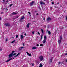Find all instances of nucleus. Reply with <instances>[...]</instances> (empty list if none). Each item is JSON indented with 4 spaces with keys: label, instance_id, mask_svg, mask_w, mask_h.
I'll return each instance as SVG.
<instances>
[{
    "label": "nucleus",
    "instance_id": "nucleus-1",
    "mask_svg": "<svg viewBox=\"0 0 67 67\" xmlns=\"http://www.w3.org/2000/svg\"><path fill=\"white\" fill-rule=\"evenodd\" d=\"M16 55V53H15L13 54V53H11L9 55V58H10L11 57H13V56H15Z\"/></svg>",
    "mask_w": 67,
    "mask_h": 67
},
{
    "label": "nucleus",
    "instance_id": "nucleus-2",
    "mask_svg": "<svg viewBox=\"0 0 67 67\" xmlns=\"http://www.w3.org/2000/svg\"><path fill=\"white\" fill-rule=\"evenodd\" d=\"M46 36H44V39L43 41H42V42L43 43V44H45L46 42Z\"/></svg>",
    "mask_w": 67,
    "mask_h": 67
},
{
    "label": "nucleus",
    "instance_id": "nucleus-3",
    "mask_svg": "<svg viewBox=\"0 0 67 67\" xmlns=\"http://www.w3.org/2000/svg\"><path fill=\"white\" fill-rule=\"evenodd\" d=\"M4 25H5V26H6V27L7 26H11L10 24L9 23H6L4 24Z\"/></svg>",
    "mask_w": 67,
    "mask_h": 67
},
{
    "label": "nucleus",
    "instance_id": "nucleus-4",
    "mask_svg": "<svg viewBox=\"0 0 67 67\" xmlns=\"http://www.w3.org/2000/svg\"><path fill=\"white\" fill-rule=\"evenodd\" d=\"M39 59L40 60V61H42L43 60V56H41L39 57Z\"/></svg>",
    "mask_w": 67,
    "mask_h": 67
},
{
    "label": "nucleus",
    "instance_id": "nucleus-5",
    "mask_svg": "<svg viewBox=\"0 0 67 67\" xmlns=\"http://www.w3.org/2000/svg\"><path fill=\"white\" fill-rule=\"evenodd\" d=\"M51 18H50L49 17H48V18L47 19V22H48V21H51Z\"/></svg>",
    "mask_w": 67,
    "mask_h": 67
},
{
    "label": "nucleus",
    "instance_id": "nucleus-6",
    "mask_svg": "<svg viewBox=\"0 0 67 67\" xmlns=\"http://www.w3.org/2000/svg\"><path fill=\"white\" fill-rule=\"evenodd\" d=\"M35 3V2L34 1H33L31 2L30 3V6H32L33 5V4L34 3Z\"/></svg>",
    "mask_w": 67,
    "mask_h": 67
},
{
    "label": "nucleus",
    "instance_id": "nucleus-7",
    "mask_svg": "<svg viewBox=\"0 0 67 67\" xmlns=\"http://www.w3.org/2000/svg\"><path fill=\"white\" fill-rule=\"evenodd\" d=\"M40 3L41 5L45 4L44 3V2L42 1H41L40 2Z\"/></svg>",
    "mask_w": 67,
    "mask_h": 67
},
{
    "label": "nucleus",
    "instance_id": "nucleus-8",
    "mask_svg": "<svg viewBox=\"0 0 67 67\" xmlns=\"http://www.w3.org/2000/svg\"><path fill=\"white\" fill-rule=\"evenodd\" d=\"M26 53L29 56H32V54H30L27 52H26Z\"/></svg>",
    "mask_w": 67,
    "mask_h": 67
},
{
    "label": "nucleus",
    "instance_id": "nucleus-9",
    "mask_svg": "<svg viewBox=\"0 0 67 67\" xmlns=\"http://www.w3.org/2000/svg\"><path fill=\"white\" fill-rule=\"evenodd\" d=\"M17 14V13L15 12H13L12 13V15H15Z\"/></svg>",
    "mask_w": 67,
    "mask_h": 67
},
{
    "label": "nucleus",
    "instance_id": "nucleus-10",
    "mask_svg": "<svg viewBox=\"0 0 67 67\" xmlns=\"http://www.w3.org/2000/svg\"><path fill=\"white\" fill-rule=\"evenodd\" d=\"M58 43L59 44H61V40H59Z\"/></svg>",
    "mask_w": 67,
    "mask_h": 67
},
{
    "label": "nucleus",
    "instance_id": "nucleus-11",
    "mask_svg": "<svg viewBox=\"0 0 67 67\" xmlns=\"http://www.w3.org/2000/svg\"><path fill=\"white\" fill-rule=\"evenodd\" d=\"M12 60V58L8 60H7L6 61V62H9V61H10L11 60Z\"/></svg>",
    "mask_w": 67,
    "mask_h": 67
},
{
    "label": "nucleus",
    "instance_id": "nucleus-12",
    "mask_svg": "<svg viewBox=\"0 0 67 67\" xmlns=\"http://www.w3.org/2000/svg\"><path fill=\"white\" fill-rule=\"evenodd\" d=\"M20 53H18L17 55H16L15 56H14L15 57H16V56H19V55H20Z\"/></svg>",
    "mask_w": 67,
    "mask_h": 67
},
{
    "label": "nucleus",
    "instance_id": "nucleus-13",
    "mask_svg": "<svg viewBox=\"0 0 67 67\" xmlns=\"http://www.w3.org/2000/svg\"><path fill=\"white\" fill-rule=\"evenodd\" d=\"M21 39L22 40L23 38V37H24V36H23V35H21Z\"/></svg>",
    "mask_w": 67,
    "mask_h": 67
},
{
    "label": "nucleus",
    "instance_id": "nucleus-14",
    "mask_svg": "<svg viewBox=\"0 0 67 67\" xmlns=\"http://www.w3.org/2000/svg\"><path fill=\"white\" fill-rule=\"evenodd\" d=\"M29 25H30V23H29L27 25V28H29Z\"/></svg>",
    "mask_w": 67,
    "mask_h": 67
},
{
    "label": "nucleus",
    "instance_id": "nucleus-15",
    "mask_svg": "<svg viewBox=\"0 0 67 67\" xmlns=\"http://www.w3.org/2000/svg\"><path fill=\"white\" fill-rule=\"evenodd\" d=\"M37 48L36 47H33L32 48V49H36Z\"/></svg>",
    "mask_w": 67,
    "mask_h": 67
},
{
    "label": "nucleus",
    "instance_id": "nucleus-16",
    "mask_svg": "<svg viewBox=\"0 0 67 67\" xmlns=\"http://www.w3.org/2000/svg\"><path fill=\"white\" fill-rule=\"evenodd\" d=\"M60 40H62V39H63V37L62 36H60Z\"/></svg>",
    "mask_w": 67,
    "mask_h": 67
},
{
    "label": "nucleus",
    "instance_id": "nucleus-17",
    "mask_svg": "<svg viewBox=\"0 0 67 67\" xmlns=\"http://www.w3.org/2000/svg\"><path fill=\"white\" fill-rule=\"evenodd\" d=\"M18 18V16H17V17H16L15 18H13V20H15V19H17V18Z\"/></svg>",
    "mask_w": 67,
    "mask_h": 67
},
{
    "label": "nucleus",
    "instance_id": "nucleus-18",
    "mask_svg": "<svg viewBox=\"0 0 67 67\" xmlns=\"http://www.w3.org/2000/svg\"><path fill=\"white\" fill-rule=\"evenodd\" d=\"M48 34L49 35H51V31H48Z\"/></svg>",
    "mask_w": 67,
    "mask_h": 67
},
{
    "label": "nucleus",
    "instance_id": "nucleus-19",
    "mask_svg": "<svg viewBox=\"0 0 67 67\" xmlns=\"http://www.w3.org/2000/svg\"><path fill=\"white\" fill-rule=\"evenodd\" d=\"M41 32L43 34L44 33V31H43V29H41Z\"/></svg>",
    "mask_w": 67,
    "mask_h": 67
},
{
    "label": "nucleus",
    "instance_id": "nucleus-20",
    "mask_svg": "<svg viewBox=\"0 0 67 67\" xmlns=\"http://www.w3.org/2000/svg\"><path fill=\"white\" fill-rule=\"evenodd\" d=\"M24 18V16H22L21 17V18L23 19V20H24V18Z\"/></svg>",
    "mask_w": 67,
    "mask_h": 67
},
{
    "label": "nucleus",
    "instance_id": "nucleus-21",
    "mask_svg": "<svg viewBox=\"0 0 67 67\" xmlns=\"http://www.w3.org/2000/svg\"><path fill=\"white\" fill-rule=\"evenodd\" d=\"M42 38H43V34H42L41 36V40H42Z\"/></svg>",
    "mask_w": 67,
    "mask_h": 67
},
{
    "label": "nucleus",
    "instance_id": "nucleus-22",
    "mask_svg": "<svg viewBox=\"0 0 67 67\" xmlns=\"http://www.w3.org/2000/svg\"><path fill=\"white\" fill-rule=\"evenodd\" d=\"M40 66H41V67H43V65H42V64L40 63Z\"/></svg>",
    "mask_w": 67,
    "mask_h": 67
},
{
    "label": "nucleus",
    "instance_id": "nucleus-23",
    "mask_svg": "<svg viewBox=\"0 0 67 67\" xmlns=\"http://www.w3.org/2000/svg\"><path fill=\"white\" fill-rule=\"evenodd\" d=\"M15 40H14L12 42H11V43L12 44H13V43H14V42H15Z\"/></svg>",
    "mask_w": 67,
    "mask_h": 67
},
{
    "label": "nucleus",
    "instance_id": "nucleus-24",
    "mask_svg": "<svg viewBox=\"0 0 67 67\" xmlns=\"http://www.w3.org/2000/svg\"><path fill=\"white\" fill-rule=\"evenodd\" d=\"M52 62V59H50L49 62H51H51Z\"/></svg>",
    "mask_w": 67,
    "mask_h": 67
},
{
    "label": "nucleus",
    "instance_id": "nucleus-25",
    "mask_svg": "<svg viewBox=\"0 0 67 67\" xmlns=\"http://www.w3.org/2000/svg\"><path fill=\"white\" fill-rule=\"evenodd\" d=\"M12 5H13V4H10V5H9V6H10V7H11V6H12Z\"/></svg>",
    "mask_w": 67,
    "mask_h": 67
},
{
    "label": "nucleus",
    "instance_id": "nucleus-26",
    "mask_svg": "<svg viewBox=\"0 0 67 67\" xmlns=\"http://www.w3.org/2000/svg\"><path fill=\"white\" fill-rule=\"evenodd\" d=\"M63 55H65V56H67V53H66L65 54L64 53V54H63Z\"/></svg>",
    "mask_w": 67,
    "mask_h": 67
},
{
    "label": "nucleus",
    "instance_id": "nucleus-27",
    "mask_svg": "<svg viewBox=\"0 0 67 67\" xmlns=\"http://www.w3.org/2000/svg\"><path fill=\"white\" fill-rule=\"evenodd\" d=\"M32 66H34V63H32L31 64Z\"/></svg>",
    "mask_w": 67,
    "mask_h": 67
},
{
    "label": "nucleus",
    "instance_id": "nucleus-28",
    "mask_svg": "<svg viewBox=\"0 0 67 67\" xmlns=\"http://www.w3.org/2000/svg\"><path fill=\"white\" fill-rule=\"evenodd\" d=\"M14 52H15V51H13L12 52V53H14Z\"/></svg>",
    "mask_w": 67,
    "mask_h": 67
},
{
    "label": "nucleus",
    "instance_id": "nucleus-29",
    "mask_svg": "<svg viewBox=\"0 0 67 67\" xmlns=\"http://www.w3.org/2000/svg\"><path fill=\"white\" fill-rule=\"evenodd\" d=\"M37 64H39L40 63V62H37Z\"/></svg>",
    "mask_w": 67,
    "mask_h": 67
},
{
    "label": "nucleus",
    "instance_id": "nucleus-30",
    "mask_svg": "<svg viewBox=\"0 0 67 67\" xmlns=\"http://www.w3.org/2000/svg\"><path fill=\"white\" fill-rule=\"evenodd\" d=\"M43 45H44L43 44H41L40 45V46H43Z\"/></svg>",
    "mask_w": 67,
    "mask_h": 67
},
{
    "label": "nucleus",
    "instance_id": "nucleus-31",
    "mask_svg": "<svg viewBox=\"0 0 67 67\" xmlns=\"http://www.w3.org/2000/svg\"><path fill=\"white\" fill-rule=\"evenodd\" d=\"M34 33H35V32H34V31H33L32 32V33L33 34H34Z\"/></svg>",
    "mask_w": 67,
    "mask_h": 67
},
{
    "label": "nucleus",
    "instance_id": "nucleus-32",
    "mask_svg": "<svg viewBox=\"0 0 67 67\" xmlns=\"http://www.w3.org/2000/svg\"><path fill=\"white\" fill-rule=\"evenodd\" d=\"M28 13H29V14L30 15L31 14V13L30 12H28Z\"/></svg>",
    "mask_w": 67,
    "mask_h": 67
},
{
    "label": "nucleus",
    "instance_id": "nucleus-33",
    "mask_svg": "<svg viewBox=\"0 0 67 67\" xmlns=\"http://www.w3.org/2000/svg\"><path fill=\"white\" fill-rule=\"evenodd\" d=\"M18 35H16V38H18Z\"/></svg>",
    "mask_w": 67,
    "mask_h": 67
},
{
    "label": "nucleus",
    "instance_id": "nucleus-34",
    "mask_svg": "<svg viewBox=\"0 0 67 67\" xmlns=\"http://www.w3.org/2000/svg\"><path fill=\"white\" fill-rule=\"evenodd\" d=\"M9 1L8 0H7L6 1V2H8H8H9Z\"/></svg>",
    "mask_w": 67,
    "mask_h": 67
},
{
    "label": "nucleus",
    "instance_id": "nucleus-35",
    "mask_svg": "<svg viewBox=\"0 0 67 67\" xmlns=\"http://www.w3.org/2000/svg\"><path fill=\"white\" fill-rule=\"evenodd\" d=\"M24 48V47H20V48Z\"/></svg>",
    "mask_w": 67,
    "mask_h": 67
},
{
    "label": "nucleus",
    "instance_id": "nucleus-36",
    "mask_svg": "<svg viewBox=\"0 0 67 67\" xmlns=\"http://www.w3.org/2000/svg\"><path fill=\"white\" fill-rule=\"evenodd\" d=\"M23 19H22V18H21L20 19V21H22V20Z\"/></svg>",
    "mask_w": 67,
    "mask_h": 67
},
{
    "label": "nucleus",
    "instance_id": "nucleus-37",
    "mask_svg": "<svg viewBox=\"0 0 67 67\" xmlns=\"http://www.w3.org/2000/svg\"><path fill=\"white\" fill-rule=\"evenodd\" d=\"M52 4H54V3L53 2H52Z\"/></svg>",
    "mask_w": 67,
    "mask_h": 67
},
{
    "label": "nucleus",
    "instance_id": "nucleus-38",
    "mask_svg": "<svg viewBox=\"0 0 67 67\" xmlns=\"http://www.w3.org/2000/svg\"><path fill=\"white\" fill-rule=\"evenodd\" d=\"M1 14H3V12H1Z\"/></svg>",
    "mask_w": 67,
    "mask_h": 67
},
{
    "label": "nucleus",
    "instance_id": "nucleus-39",
    "mask_svg": "<svg viewBox=\"0 0 67 67\" xmlns=\"http://www.w3.org/2000/svg\"><path fill=\"white\" fill-rule=\"evenodd\" d=\"M37 46H39V44H37L36 45Z\"/></svg>",
    "mask_w": 67,
    "mask_h": 67
},
{
    "label": "nucleus",
    "instance_id": "nucleus-40",
    "mask_svg": "<svg viewBox=\"0 0 67 67\" xmlns=\"http://www.w3.org/2000/svg\"><path fill=\"white\" fill-rule=\"evenodd\" d=\"M38 34L39 35H40V33L38 32Z\"/></svg>",
    "mask_w": 67,
    "mask_h": 67
},
{
    "label": "nucleus",
    "instance_id": "nucleus-41",
    "mask_svg": "<svg viewBox=\"0 0 67 67\" xmlns=\"http://www.w3.org/2000/svg\"><path fill=\"white\" fill-rule=\"evenodd\" d=\"M24 35H25V36H26V33H25L24 34Z\"/></svg>",
    "mask_w": 67,
    "mask_h": 67
},
{
    "label": "nucleus",
    "instance_id": "nucleus-42",
    "mask_svg": "<svg viewBox=\"0 0 67 67\" xmlns=\"http://www.w3.org/2000/svg\"><path fill=\"white\" fill-rule=\"evenodd\" d=\"M43 20H44V21H45V18L44 17L43 18Z\"/></svg>",
    "mask_w": 67,
    "mask_h": 67
},
{
    "label": "nucleus",
    "instance_id": "nucleus-43",
    "mask_svg": "<svg viewBox=\"0 0 67 67\" xmlns=\"http://www.w3.org/2000/svg\"><path fill=\"white\" fill-rule=\"evenodd\" d=\"M7 10V11H8V9H7V8H6V10Z\"/></svg>",
    "mask_w": 67,
    "mask_h": 67
},
{
    "label": "nucleus",
    "instance_id": "nucleus-44",
    "mask_svg": "<svg viewBox=\"0 0 67 67\" xmlns=\"http://www.w3.org/2000/svg\"><path fill=\"white\" fill-rule=\"evenodd\" d=\"M37 15H38V13H37L36 14Z\"/></svg>",
    "mask_w": 67,
    "mask_h": 67
},
{
    "label": "nucleus",
    "instance_id": "nucleus-45",
    "mask_svg": "<svg viewBox=\"0 0 67 67\" xmlns=\"http://www.w3.org/2000/svg\"><path fill=\"white\" fill-rule=\"evenodd\" d=\"M23 46H24V43H23Z\"/></svg>",
    "mask_w": 67,
    "mask_h": 67
},
{
    "label": "nucleus",
    "instance_id": "nucleus-46",
    "mask_svg": "<svg viewBox=\"0 0 67 67\" xmlns=\"http://www.w3.org/2000/svg\"><path fill=\"white\" fill-rule=\"evenodd\" d=\"M0 51H2V49H0Z\"/></svg>",
    "mask_w": 67,
    "mask_h": 67
},
{
    "label": "nucleus",
    "instance_id": "nucleus-47",
    "mask_svg": "<svg viewBox=\"0 0 67 67\" xmlns=\"http://www.w3.org/2000/svg\"><path fill=\"white\" fill-rule=\"evenodd\" d=\"M47 32H48V30H47L46 32V33H47Z\"/></svg>",
    "mask_w": 67,
    "mask_h": 67
},
{
    "label": "nucleus",
    "instance_id": "nucleus-48",
    "mask_svg": "<svg viewBox=\"0 0 67 67\" xmlns=\"http://www.w3.org/2000/svg\"><path fill=\"white\" fill-rule=\"evenodd\" d=\"M6 41H8V39H6Z\"/></svg>",
    "mask_w": 67,
    "mask_h": 67
},
{
    "label": "nucleus",
    "instance_id": "nucleus-49",
    "mask_svg": "<svg viewBox=\"0 0 67 67\" xmlns=\"http://www.w3.org/2000/svg\"><path fill=\"white\" fill-rule=\"evenodd\" d=\"M58 63L59 64H60V62H59Z\"/></svg>",
    "mask_w": 67,
    "mask_h": 67
},
{
    "label": "nucleus",
    "instance_id": "nucleus-50",
    "mask_svg": "<svg viewBox=\"0 0 67 67\" xmlns=\"http://www.w3.org/2000/svg\"><path fill=\"white\" fill-rule=\"evenodd\" d=\"M66 20H67V16L66 17Z\"/></svg>",
    "mask_w": 67,
    "mask_h": 67
},
{
    "label": "nucleus",
    "instance_id": "nucleus-51",
    "mask_svg": "<svg viewBox=\"0 0 67 67\" xmlns=\"http://www.w3.org/2000/svg\"><path fill=\"white\" fill-rule=\"evenodd\" d=\"M1 20V17H0V20Z\"/></svg>",
    "mask_w": 67,
    "mask_h": 67
},
{
    "label": "nucleus",
    "instance_id": "nucleus-52",
    "mask_svg": "<svg viewBox=\"0 0 67 67\" xmlns=\"http://www.w3.org/2000/svg\"><path fill=\"white\" fill-rule=\"evenodd\" d=\"M3 1H4V2L5 1V0H3Z\"/></svg>",
    "mask_w": 67,
    "mask_h": 67
},
{
    "label": "nucleus",
    "instance_id": "nucleus-53",
    "mask_svg": "<svg viewBox=\"0 0 67 67\" xmlns=\"http://www.w3.org/2000/svg\"><path fill=\"white\" fill-rule=\"evenodd\" d=\"M30 15V16H31V14H30V15Z\"/></svg>",
    "mask_w": 67,
    "mask_h": 67
},
{
    "label": "nucleus",
    "instance_id": "nucleus-54",
    "mask_svg": "<svg viewBox=\"0 0 67 67\" xmlns=\"http://www.w3.org/2000/svg\"><path fill=\"white\" fill-rule=\"evenodd\" d=\"M35 12H36L37 11H35Z\"/></svg>",
    "mask_w": 67,
    "mask_h": 67
},
{
    "label": "nucleus",
    "instance_id": "nucleus-55",
    "mask_svg": "<svg viewBox=\"0 0 67 67\" xmlns=\"http://www.w3.org/2000/svg\"><path fill=\"white\" fill-rule=\"evenodd\" d=\"M39 67H42L41 66H39Z\"/></svg>",
    "mask_w": 67,
    "mask_h": 67
},
{
    "label": "nucleus",
    "instance_id": "nucleus-56",
    "mask_svg": "<svg viewBox=\"0 0 67 67\" xmlns=\"http://www.w3.org/2000/svg\"><path fill=\"white\" fill-rule=\"evenodd\" d=\"M24 66H25V65H24Z\"/></svg>",
    "mask_w": 67,
    "mask_h": 67
},
{
    "label": "nucleus",
    "instance_id": "nucleus-57",
    "mask_svg": "<svg viewBox=\"0 0 67 67\" xmlns=\"http://www.w3.org/2000/svg\"><path fill=\"white\" fill-rule=\"evenodd\" d=\"M14 59L13 58L12 59Z\"/></svg>",
    "mask_w": 67,
    "mask_h": 67
},
{
    "label": "nucleus",
    "instance_id": "nucleus-58",
    "mask_svg": "<svg viewBox=\"0 0 67 67\" xmlns=\"http://www.w3.org/2000/svg\"><path fill=\"white\" fill-rule=\"evenodd\" d=\"M5 4H7L6 3H5Z\"/></svg>",
    "mask_w": 67,
    "mask_h": 67
},
{
    "label": "nucleus",
    "instance_id": "nucleus-59",
    "mask_svg": "<svg viewBox=\"0 0 67 67\" xmlns=\"http://www.w3.org/2000/svg\"><path fill=\"white\" fill-rule=\"evenodd\" d=\"M59 3H58V4H59Z\"/></svg>",
    "mask_w": 67,
    "mask_h": 67
},
{
    "label": "nucleus",
    "instance_id": "nucleus-60",
    "mask_svg": "<svg viewBox=\"0 0 67 67\" xmlns=\"http://www.w3.org/2000/svg\"><path fill=\"white\" fill-rule=\"evenodd\" d=\"M14 58V59L15 58Z\"/></svg>",
    "mask_w": 67,
    "mask_h": 67
},
{
    "label": "nucleus",
    "instance_id": "nucleus-61",
    "mask_svg": "<svg viewBox=\"0 0 67 67\" xmlns=\"http://www.w3.org/2000/svg\"><path fill=\"white\" fill-rule=\"evenodd\" d=\"M5 8H4V10H5Z\"/></svg>",
    "mask_w": 67,
    "mask_h": 67
},
{
    "label": "nucleus",
    "instance_id": "nucleus-62",
    "mask_svg": "<svg viewBox=\"0 0 67 67\" xmlns=\"http://www.w3.org/2000/svg\"><path fill=\"white\" fill-rule=\"evenodd\" d=\"M40 9H41V8H40V7L39 8Z\"/></svg>",
    "mask_w": 67,
    "mask_h": 67
},
{
    "label": "nucleus",
    "instance_id": "nucleus-63",
    "mask_svg": "<svg viewBox=\"0 0 67 67\" xmlns=\"http://www.w3.org/2000/svg\"><path fill=\"white\" fill-rule=\"evenodd\" d=\"M51 8H52V7H51V8H50V9H51Z\"/></svg>",
    "mask_w": 67,
    "mask_h": 67
},
{
    "label": "nucleus",
    "instance_id": "nucleus-64",
    "mask_svg": "<svg viewBox=\"0 0 67 67\" xmlns=\"http://www.w3.org/2000/svg\"><path fill=\"white\" fill-rule=\"evenodd\" d=\"M51 1H52V0H51Z\"/></svg>",
    "mask_w": 67,
    "mask_h": 67
}]
</instances>
